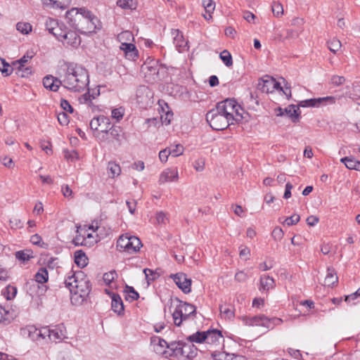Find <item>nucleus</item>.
<instances>
[{
    "mask_svg": "<svg viewBox=\"0 0 360 360\" xmlns=\"http://www.w3.org/2000/svg\"><path fill=\"white\" fill-rule=\"evenodd\" d=\"M120 48L128 60H135L138 57V50L132 43L127 41L122 42Z\"/></svg>",
    "mask_w": 360,
    "mask_h": 360,
    "instance_id": "obj_18",
    "label": "nucleus"
},
{
    "mask_svg": "<svg viewBox=\"0 0 360 360\" xmlns=\"http://www.w3.org/2000/svg\"><path fill=\"white\" fill-rule=\"evenodd\" d=\"M111 305L112 310L118 314H121L123 312L124 305L120 295L115 294L112 295Z\"/></svg>",
    "mask_w": 360,
    "mask_h": 360,
    "instance_id": "obj_29",
    "label": "nucleus"
},
{
    "mask_svg": "<svg viewBox=\"0 0 360 360\" xmlns=\"http://www.w3.org/2000/svg\"><path fill=\"white\" fill-rule=\"evenodd\" d=\"M179 181V172L177 168H167L160 174L159 184H165L168 182H177Z\"/></svg>",
    "mask_w": 360,
    "mask_h": 360,
    "instance_id": "obj_15",
    "label": "nucleus"
},
{
    "mask_svg": "<svg viewBox=\"0 0 360 360\" xmlns=\"http://www.w3.org/2000/svg\"><path fill=\"white\" fill-rule=\"evenodd\" d=\"M117 39L121 43L130 42L134 40V36L130 31H124L118 34Z\"/></svg>",
    "mask_w": 360,
    "mask_h": 360,
    "instance_id": "obj_48",
    "label": "nucleus"
},
{
    "mask_svg": "<svg viewBox=\"0 0 360 360\" xmlns=\"http://www.w3.org/2000/svg\"><path fill=\"white\" fill-rule=\"evenodd\" d=\"M0 71L5 76H8L12 73L13 68L10 66L8 63H6L4 60L2 63V68L0 67Z\"/></svg>",
    "mask_w": 360,
    "mask_h": 360,
    "instance_id": "obj_61",
    "label": "nucleus"
},
{
    "mask_svg": "<svg viewBox=\"0 0 360 360\" xmlns=\"http://www.w3.org/2000/svg\"><path fill=\"white\" fill-rule=\"evenodd\" d=\"M9 224L11 229H20L22 227L23 224L20 219L14 217L9 221Z\"/></svg>",
    "mask_w": 360,
    "mask_h": 360,
    "instance_id": "obj_63",
    "label": "nucleus"
},
{
    "mask_svg": "<svg viewBox=\"0 0 360 360\" xmlns=\"http://www.w3.org/2000/svg\"><path fill=\"white\" fill-rule=\"evenodd\" d=\"M62 78L63 86L70 91H84L89 84L88 71L76 63H65L58 72Z\"/></svg>",
    "mask_w": 360,
    "mask_h": 360,
    "instance_id": "obj_1",
    "label": "nucleus"
},
{
    "mask_svg": "<svg viewBox=\"0 0 360 360\" xmlns=\"http://www.w3.org/2000/svg\"><path fill=\"white\" fill-rule=\"evenodd\" d=\"M183 344L184 342L181 341L169 342L168 345V349L171 351L169 355L180 357V354H182V352H184L182 351Z\"/></svg>",
    "mask_w": 360,
    "mask_h": 360,
    "instance_id": "obj_28",
    "label": "nucleus"
},
{
    "mask_svg": "<svg viewBox=\"0 0 360 360\" xmlns=\"http://www.w3.org/2000/svg\"><path fill=\"white\" fill-rule=\"evenodd\" d=\"M171 278L184 293L191 292V279L188 278L185 274L178 273L172 274Z\"/></svg>",
    "mask_w": 360,
    "mask_h": 360,
    "instance_id": "obj_14",
    "label": "nucleus"
},
{
    "mask_svg": "<svg viewBox=\"0 0 360 360\" xmlns=\"http://www.w3.org/2000/svg\"><path fill=\"white\" fill-rule=\"evenodd\" d=\"M141 246L140 239L128 233L120 236L117 241V248L120 251H124L128 253H134L139 250Z\"/></svg>",
    "mask_w": 360,
    "mask_h": 360,
    "instance_id": "obj_8",
    "label": "nucleus"
},
{
    "mask_svg": "<svg viewBox=\"0 0 360 360\" xmlns=\"http://www.w3.org/2000/svg\"><path fill=\"white\" fill-rule=\"evenodd\" d=\"M335 98L333 96H326L317 98H311L302 101L298 105H290L284 108V115L290 117L292 122L297 123L300 121V107H319L324 102L334 103Z\"/></svg>",
    "mask_w": 360,
    "mask_h": 360,
    "instance_id": "obj_3",
    "label": "nucleus"
},
{
    "mask_svg": "<svg viewBox=\"0 0 360 360\" xmlns=\"http://www.w3.org/2000/svg\"><path fill=\"white\" fill-rule=\"evenodd\" d=\"M117 276V274L115 271H111L103 274V281L106 285H109Z\"/></svg>",
    "mask_w": 360,
    "mask_h": 360,
    "instance_id": "obj_55",
    "label": "nucleus"
},
{
    "mask_svg": "<svg viewBox=\"0 0 360 360\" xmlns=\"http://www.w3.org/2000/svg\"><path fill=\"white\" fill-rule=\"evenodd\" d=\"M98 131H107L111 127L110 119L103 115H100Z\"/></svg>",
    "mask_w": 360,
    "mask_h": 360,
    "instance_id": "obj_42",
    "label": "nucleus"
},
{
    "mask_svg": "<svg viewBox=\"0 0 360 360\" xmlns=\"http://www.w3.org/2000/svg\"><path fill=\"white\" fill-rule=\"evenodd\" d=\"M172 35L173 36L174 44L177 50L181 52L182 49L185 48L187 42L184 38L182 33L179 30H172Z\"/></svg>",
    "mask_w": 360,
    "mask_h": 360,
    "instance_id": "obj_21",
    "label": "nucleus"
},
{
    "mask_svg": "<svg viewBox=\"0 0 360 360\" xmlns=\"http://www.w3.org/2000/svg\"><path fill=\"white\" fill-rule=\"evenodd\" d=\"M272 12L276 17L282 15L283 13V8L281 4L275 3L272 6Z\"/></svg>",
    "mask_w": 360,
    "mask_h": 360,
    "instance_id": "obj_58",
    "label": "nucleus"
},
{
    "mask_svg": "<svg viewBox=\"0 0 360 360\" xmlns=\"http://www.w3.org/2000/svg\"><path fill=\"white\" fill-rule=\"evenodd\" d=\"M141 72L144 75L146 79L148 82H154L158 76L159 68H155V66H141Z\"/></svg>",
    "mask_w": 360,
    "mask_h": 360,
    "instance_id": "obj_20",
    "label": "nucleus"
},
{
    "mask_svg": "<svg viewBox=\"0 0 360 360\" xmlns=\"http://www.w3.org/2000/svg\"><path fill=\"white\" fill-rule=\"evenodd\" d=\"M257 89L263 93L269 94L274 90L282 89V86L275 79L266 75L259 81Z\"/></svg>",
    "mask_w": 360,
    "mask_h": 360,
    "instance_id": "obj_11",
    "label": "nucleus"
},
{
    "mask_svg": "<svg viewBox=\"0 0 360 360\" xmlns=\"http://www.w3.org/2000/svg\"><path fill=\"white\" fill-rule=\"evenodd\" d=\"M86 278V275L82 271H71L65 279L64 283L71 292V288L75 289Z\"/></svg>",
    "mask_w": 360,
    "mask_h": 360,
    "instance_id": "obj_10",
    "label": "nucleus"
},
{
    "mask_svg": "<svg viewBox=\"0 0 360 360\" xmlns=\"http://www.w3.org/2000/svg\"><path fill=\"white\" fill-rule=\"evenodd\" d=\"M91 290L90 281L87 277L75 289L71 288V302L74 305H81L88 297Z\"/></svg>",
    "mask_w": 360,
    "mask_h": 360,
    "instance_id": "obj_7",
    "label": "nucleus"
},
{
    "mask_svg": "<svg viewBox=\"0 0 360 360\" xmlns=\"http://www.w3.org/2000/svg\"><path fill=\"white\" fill-rule=\"evenodd\" d=\"M244 325L248 326H262L266 328H271L270 319L264 315L254 316H242L240 318Z\"/></svg>",
    "mask_w": 360,
    "mask_h": 360,
    "instance_id": "obj_9",
    "label": "nucleus"
},
{
    "mask_svg": "<svg viewBox=\"0 0 360 360\" xmlns=\"http://www.w3.org/2000/svg\"><path fill=\"white\" fill-rule=\"evenodd\" d=\"M44 86L53 91H57L60 86H63L62 78L58 75L55 77L52 75L46 76L43 79Z\"/></svg>",
    "mask_w": 360,
    "mask_h": 360,
    "instance_id": "obj_17",
    "label": "nucleus"
},
{
    "mask_svg": "<svg viewBox=\"0 0 360 360\" xmlns=\"http://www.w3.org/2000/svg\"><path fill=\"white\" fill-rule=\"evenodd\" d=\"M101 142L110 143V139L108 134V131H98L95 135Z\"/></svg>",
    "mask_w": 360,
    "mask_h": 360,
    "instance_id": "obj_54",
    "label": "nucleus"
},
{
    "mask_svg": "<svg viewBox=\"0 0 360 360\" xmlns=\"http://www.w3.org/2000/svg\"><path fill=\"white\" fill-rule=\"evenodd\" d=\"M15 257L25 264L33 258L32 252L30 250L18 251L15 252Z\"/></svg>",
    "mask_w": 360,
    "mask_h": 360,
    "instance_id": "obj_36",
    "label": "nucleus"
},
{
    "mask_svg": "<svg viewBox=\"0 0 360 360\" xmlns=\"http://www.w3.org/2000/svg\"><path fill=\"white\" fill-rule=\"evenodd\" d=\"M206 120L214 130H224L233 122L215 107L206 114Z\"/></svg>",
    "mask_w": 360,
    "mask_h": 360,
    "instance_id": "obj_5",
    "label": "nucleus"
},
{
    "mask_svg": "<svg viewBox=\"0 0 360 360\" xmlns=\"http://www.w3.org/2000/svg\"><path fill=\"white\" fill-rule=\"evenodd\" d=\"M67 28L68 27L63 23L59 22L58 25L53 29V32H51V34L54 35L58 40H60Z\"/></svg>",
    "mask_w": 360,
    "mask_h": 360,
    "instance_id": "obj_45",
    "label": "nucleus"
},
{
    "mask_svg": "<svg viewBox=\"0 0 360 360\" xmlns=\"http://www.w3.org/2000/svg\"><path fill=\"white\" fill-rule=\"evenodd\" d=\"M75 262L80 268H84L88 264V257L82 250L75 252Z\"/></svg>",
    "mask_w": 360,
    "mask_h": 360,
    "instance_id": "obj_30",
    "label": "nucleus"
},
{
    "mask_svg": "<svg viewBox=\"0 0 360 360\" xmlns=\"http://www.w3.org/2000/svg\"><path fill=\"white\" fill-rule=\"evenodd\" d=\"M64 336L63 331L56 327L51 329L49 340L53 342H57L58 340H61Z\"/></svg>",
    "mask_w": 360,
    "mask_h": 360,
    "instance_id": "obj_44",
    "label": "nucleus"
},
{
    "mask_svg": "<svg viewBox=\"0 0 360 360\" xmlns=\"http://www.w3.org/2000/svg\"><path fill=\"white\" fill-rule=\"evenodd\" d=\"M220 58L227 67H231L233 65L231 55L228 51L224 50L221 52Z\"/></svg>",
    "mask_w": 360,
    "mask_h": 360,
    "instance_id": "obj_47",
    "label": "nucleus"
},
{
    "mask_svg": "<svg viewBox=\"0 0 360 360\" xmlns=\"http://www.w3.org/2000/svg\"><path fill=\"white\" fill-rule=\"evenodd\" d=\"M35 281L37 283H44L48 281L49 274L46 268L41 267L34 276Z\"/></svg>",
    "mask_w": 360,
    "mask_h": 360,
    "instance_id": "obj_35",
    "label": "nucleus"
},
{
    "mask_svg": "<svg viewBox=\"0 0 360 360\" xmlns=\"http://www.w3.org/2000/svg\"><path fill=\"white\" fill-rule=\"evenodd\" d=\"M136 101L142 108H146L151 103L153 94L148 87L146 86H140L136 89Z\"/></svg>",
    "mask_w": 360,
    "mask_h": 360,
    "instance_id": "obj_12",
    "label": "nucleus"
},
{
    "mask_svg": "<svg viewBox=\"0 0 360 360\" xmlns=\"http://www.w3.org/2000/svg\"><path fill=\"white\" fill-rule=\"evenodd\" d=\"M44 3L53 8L65 9L69 4V0H44Z\"/></svg>",
    "mask_w": 360,
    "mask_h": 360,
    "instance_id": "obj_32",
    "label": "nucleus"
},
{
    "mask_svg": "<svg viewBox=\"0 0 360 360\" xmlns=\"http://www.w3.org/2000/svg\"><path fill=\"white\" fill-rule=\"evenodd\" d=\"M58 120L61 125L66 126L70 120L68 115L65 112H59L58 115Z\"/></svg>",
    "mask_w": 360,
    "mask_h": 360,
    "instance_id": "obj_60",
    "label": "nucleus"
},
{
    "mask_svg": "<svg viewBox=\"0 0 360 360\" xmlns=\"http://www.w3.org/2000/svg\"><path fill=\"white\" fill-rule=\"evenodd\" d=\"M32 25L29 22H19L16 25V29L23 34H27L32 31Z\"/></svg>",
    "mask_w": 360,
    "mask_h": 360,
    "instance_id": "obj_43",
    "label": "nucleus"
},
{
    "mask_svg": "<svg viewBox=\"0 0 360 360\" xmlns=\"http://www.w3.org/2000/svg\"><path fill=\"white\" fill-rule=\"evenodd\" d=\"M196 308L194 305L178 300V304L176 306L172 313L174 323L176 326H180L181 323L188 320L191 316L195 314Z\"/></svg>",
    "mask_w": 360,
    "mask_h": 360,
    "instance_id": "obj_6",
    "label": "nucleus"
},
{
    "mask_svg": "<svg viewBox=\"0 0 360 360\" xmlns=\"http://www.w3.org/2000/svg\"><path fill=\"white\" fill-rule=\"evenodd\" d=\"M77 235L75 238L74 239L75 244L78 245L80 244L81 245H91V243H89L86 241V238L84 237V235L81 231V226H77Z\"/></svg>",
    "mask_w": 360,
    "mask_h": 360,
    "instance_id": "obj_38",
    "label": "nucleus"
},
{
    "mask_svg": "<svg viewBox=\"0 0 360 360\" xmlns=\"http://www.w3.org/2000/svg\"><path fill=\"white\" fill-rule=\"evenodd\" d=\"M224 341V337L220 330L217 329L208 330L206 331V344L212 347H218Z\"/></svg>",
    "mask_w": 360,
    "mask_h": 360,
    "instance_id": "obj_16",
    "label": "nucleus"
},
{
    "mask_svg": "<svg viewBox=\"0 0 360 360\" xmlns=\"http://www.w3.org/2000/svg\"><path fill=\"white\" fill-rule=\"evenodd\" d=\"M13 319V312L0 306V323L7 324Z\"/></svg>",
    "mask_w": 360,
    "mask_h": 360,
    "instance_id": "obj_37",
    "label": "nucleus"
},
{
    "mask_svg": "<svg viewBox=\"0 0 360 360\" xmlns=\"http://www.w3.org/2000/svg\"><path fill=\"white\" fill-rule=\"evenodd\" d=\"M51 329L47 327L43 328L41 329H36L34 328V333L37 336L41 337L42 339H45L46 337L49 339L51 335Z\"/></svg>",
    "mask_w": 360,
    "mask_h": 360,
    "instance_id": "obj_53",
    "label": "nucleus"
},
{
    "mask_svg": "<svg viewBox=\"0 0 360 360\" xmlns=\"http://www.w3.org/2000/svg\"><path fill=\"white\" fill-rule=\"evenodd\" d=\"M94 98H90L89 93H85L79 98V102L84 104L89 108L93 112L98 110V107L94 102Z\"/></svg>",
    "mask_w": 360,
    "mask_h": 360,
    "instance_id": "obj_24",
    "label": "nucleus"
},
{
    "mask_svg": "<svg viewBox=\"0 0 360 360\" xmlns=\"http://www.w3.org/2000/svg\"><path fill=\"white\" fill-rule=\"evenodd\" d=\"M170 155L173 157H178L183 154L184 148L181 144H176L174 146L167 148Z\"/></svg>",
    "mask_w": 360,
    "mask_h": 360,
    "instance_id": "obj_46",
    "label": "nucleus"
},
{
    "mask_svg": "<svg viewBox=\"0 0 360 360\" xmlns=\"http://www.w3.org/2000/svg\"><path fill=\"white\" fill-rule=\"evenodd\" d=\"M59 41H62L63 44L71 46L74 48L79 46L81 43V39L77 32L68 30V28Z\"/></svg>",
    "mask_w": 360,
    "mask_h": 360,
    "instance_id": "obj_13",
    "label": "nucleus"
},
{
    "mask_svg": "<svg viewBox=\"0 0 360 360\" xmlns=\"http://www.w3.org/2000/svg\"><path fill=\"white\" fill-rule=\"evenodd\" d=\"M117 4L124 9H131L135 6L134 0H117Z\"/></svg>",
    "mask_w": 360,
    "mask_h": 360,
    "instance_id": "obj_52",
    "label": "nucleus"
},
{
    "mask_svg": "<svg viewBox=\"0 0 360 360\" xmlns=\"http://www.w3.org/2000/svg\"><path fill=\"white\" fill-rule=\"evenodd\" d=\"M143 273L145 274L148 285H149L151 281H155L159 276L158 273L150 269H145L143 270Z\"/></svg>",
    "mask_w": 360,
    "mask_h": 360,
    "instance_id": "obj_49",
    "label": "nucleus"
},
{
    "mask_svg": "<svg viewBox=\"0 0 360 360\" xmlns=\"http://www.w3.org/2000/svg\"><path fill=\"white\" fill-rule=\"evenodd\" d=\"M63 152H64L65 158L68 160L74 161L79 158L78 153L75 150H65Z\"/></svg>",
    "mask_w": 360,
    "mask_h": 360,
    "instance_id": "obj_57",
    "label": "nucleus"
},
{
    "mask_svg": "<svg viewBox=\"0 0 360 360\" xmlns=\"http://www.w3.org/2000/svg\"><path fill=\"white\" fill-rule=\"evenodd\" d=\"M30 241L33 245H38L41 248H46L48 247V244L45 243L42 241L41 237L38 234H34L31 236Z\"/></svg>",
    "mask_w": 360,
    "mask_h": 360,
    "instance_id": "obj_50",
    "label": "nucleus"
},
{
    "mask_svg": "<svg viewBox=\"0 0 360 360\" xmlns=\"http://www.w3.org/2000/svg\"><path fill=\"white\" fill-rule=\"evenodd\" d=\"M206 331H198L187 338V340L193 343H202L205 342Z\"/></svg>",
    "mask_w": 360,
    "mask_h": 360,
    "instance_id": "obj_34",
    "label": "nucleus"
},
{
    "mask_svg": "<svg viewBox=\"0 0 360 360\" xmlns=\"http://www.w3.org/2000/svg\"><path fill=\"white\" fill-rule=\"evenodd\" d=\"M275 285L274 279L269 276L263 275L260 277V290L268 291Z\"/></svg>",
    "mask_w": 360,
    "mask_h": 360,
    "instance_id": "obj_26",
    "label": "nucleus"
},
{
    "mask_svg": "<svg viewBox=\"0 0 360 360\" xmlns=\"http://www.w3.org/2000/svg\"><path fill=\"white\" fill-rule=\"evenodd\" d=\"M184 352L180 354V357H186L188 359H193L197 355V348L193 345L183 344Z\"/></svg>",
    "mask_w": 360,
    "mask_h": 360,
    "instance_id": "obj_25",
    "label": "nucleus"
},
{
    "mask_svg": "<svg viewBox=\"0 0 360 360\" xmlns=\"http://www.w3.org/2000/svg\"><path fill=\"white\" fill-rule=\"evenodd\" d=\"M58 23L59 22L57 20L49 18L46 20L45 26L46 30L51 33Z\"/></svg>",
    "mask_w": 360,
    "mask_h": 360,
    "instance_id": "obj_56",
    "label": "nucleus"
},
{
    "mask_svg": "<svg viewBox=\"0 0 360 360\" xmlns=\"http://www.w3.org/2000/svg\"><path fill=\"white\" fill-rule=\"evenodd\" d=\"M108 131L110 139V143L115 141L118 142L119 144H120V136L122 131L120 127L111 126L110 129H108Z\"/></svg>",
    "mask_w": 360,
    "mask_h": 360,
    "instance_id": "obj_33",
    "label": "nucleus"
},
{
    "mask_svg": "<svg viewBox=\"0 0 360 360\" xmlns=\"http://www.w3.org/2000/svg\"><path fill=\"white\" fill-rule=\"evenodd\" d=\"M345 78L342 76L333 75L330 78V83L334 86H340L345 83Z\"/></svg>",
    "mask_w": 360,
    "mask_h": 360,
    "instance_id": "obj_59",
    "label": "nucleus"
},
{
    "mask_svg": "<svg viewBox=\"0 0 360 360\" xmlns=\"http://www.w3.org/2000/svg\"><path fill=\"white\" fill-rule=\"evenodd\" d=\"M216 107L232 122H240L244 117L243 115V109L233 98H226L219 102Z\"/></svg>",
    "mask_w": 360,
    "mask_h": 360,
    "instance_id": "obj_4",
    "label": "nucleus"
},
{
    "mask_svg": "<svg viewBox=\"0 0 360 360\" xmlns=\"http://www.w3.org/2000/svg\"><path fill=\"white\" fill-rule=\"evenodd\" d=\"M150 343L154 352L159 354H165L168 349L169 343L158 336L151 338Z\"/></svg>",
    "mask_w": 360,
    "mask_h": 360,
    "instance_id": "obj_19",
    "label": "nucleus"
},
{
    "mask_svg": "<svg viewBox=\"0 0 360 360\" xmlns=\"http://www.w3.org/2000/svg\"><path fill=\"white\" fill-rule=\"evenodd\" d=\"M340 162L344 163L349 169L360 171V161L356 160L354 157H345L340 159Z\"/></svg>",
    "mask_w": 360,
    "mask_h": 360,
    "instance_id": "obj_23",
    "label": "nucleus"
},
{
    "mask_svg": "<svg viewBox=\"0 0 360 360\" xmlns=\"http://www.w3.org/2000/svg\"><path fill=\"white\" fill-rule=\"evenodd\" d=\"M248 276L243 271H238L235 274V280L238 282H245Z\"/></svg>",
    "mask_w": 360,
    "mask_h": 360,
    "instance_id": "obj_64",
    "label": "nucleus"
},
{
    "mask_svg": "<svg viewBox=\"0 0 360 360\" xmlns=\"http://www.w3.org/2000/svg\"><path fill=\"white\" fill-rule=\"evenodd\" d=\"M3 295L7 300L13 299L17 294V288L13 285H8L2 290Z\"/></svg>",
    "mask_w": 360,
    "mask_h": 360,
    "instance_id": "obj_41",
    "label": "nucleus"
},
{
    "mask_svg": "<svg viewBox=\"0 0 360 360\" xmlns=\"http://www.w3.org/2000/svg\"><path fill=\"white\" fill-rule=\"evenodd\" d=\"M108 175L111 178L117 176L121 173L120 165L114 162H110L108 165Z\"/></svg>",
    "mask_w": 360,
    "mask_h": 360,
    "instance_id": "obj_39",
    "label": "nucleus"
},
{
    "mask_svg": "<svg viewBox=\"0 0 360 360\" xmlns=\"http://www.w3.org/2000/svg\"><path fill=\"white\" fill-rule=\"evenodd\" d=\"M338 281V278L335 269L333 268H328L327 274L324 280V285L330 287L337 283Z\"/></svg>",
    "mask_w": 360,
    "mask_h": 360,
    "instance_id": "obj_27",
    "label": "nucleus"
},
{
    "mask_svg": "<svg viewBox=\"0 0 360 360\" xmlns=\"http://www.w3.org/2000/svg\"><path fill=\"white\" fill-rule=\"evenodd\" d=\"M212 356L214 360H245L243 356L224 352L217 353L214 352L212 353Z\"/></svg>",
    "mask_w": 360,
    "mask_h": 360,
    "instance_id": "obj_22",
    "label": "nucleus"
},
{
    "mask_svg": "<svg viewBox=\"0 0 360 360\" xmlns=\"http://www.w3.org/2000/svg\"><path fill=\"white\" fill-rule=\"evenodd\" d=\"M124 292L126 293L125 299L130 302L136 300L139 297V293L135 291L133 287L127 285L124 289Z\"/></svg>",
    "mask_w": 360,
    "mask_h": 360,
    "instance_id": "obj_40",
    "label": "nucleus"
},
{
    "mask_svg": "<svg viewBox=\"0 0 360 360\" xmlns=\"http://www.w3.org/2000/svg\"><path fill=\"white\" fill-rule=\"evenodd\" d=\"M219 311L221 317L224 319L232 320L235 316L233 309L228 304L221 305Z\"/></svg>",
    "mask_w": 360,
    "mask_h": 360,
    "instance_id": "obj_31",
    "label": "nucleus"
},
{
    "mask_svg": "<svg viewBox=\"0 0 360 360\" xmlns=\"http://www.w3.org/2000/svg\"><path fill=\"white\" fill-rule=\"evenodd\" d=\"M300 219V215L295 214L292 215L290 217L286 218L285 220V223L288 226H292V225H294V224H296L297 223H298Z\"/></svg>",
    "mask_w": 360,
    "mask_h": 360,
    "instance_id": "obj_62",
    "label": "nucleus"
},
{
    "mask_svg": "<svg viewBox=\"0 0 360 360\" xmlns=\"http://www.w3.org/2000/svg\"><path fill=\"white\" fill-rule=\"evenodd\" d=\"M328 46L331 52L336 53L341 47V42L337 39H333L328 42Z\"/></svg>",
    "mask_w": 360,
    "mask_h": 360,
    "instance_id": "obj_51",
    "label": "nucleus"
},
{
    "mask_svg": "<svg viewBox=\"0 0 360 360\" xmlns=\"http://www.w3.org/2000/svg\"><path fill=\"white\" fill-rule=\"evenodd\" d=\"M65 17L72 27L82 32H92L96 28V18L84 8H73L66 13Z\"/></svg>",
    "mask_w": 360,
    "mask_h": 360,
    "instance_id": "obj_2",
    "label": "nucleus"
}]
</instances>
